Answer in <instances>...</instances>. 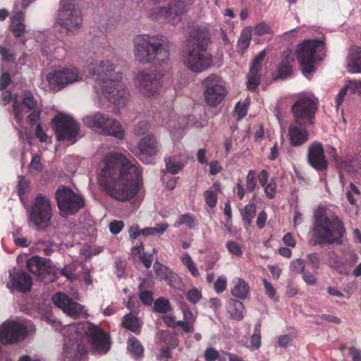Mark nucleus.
Listing matches in <instances>:
<instances>
[{
  "mask_svg": "<svg viewBox=\"0 0 361 361\" xmlns=\"http://www.w3.org/2000/svg\"><path fill=\"white\" fill-rule=\"evenodd\" d=\"M98 183L103 191L116 200H131L142 185L141 167L123 154L110 152L100 163Z\"/></svg>",
  "mask_w": 361,
  "mask_h": 361,
  "instance_id": "1",
  "label": "nucleus"
},
{
  "mask_svg": "<svg viewBox=\"0 0 361 361\" xmlns=\"http://www.w3.org/2000/svg\"><path fill=\"white\" fill-rule=\"evenodd\" d=\"M87 69L95 77L93 87L98 94H102L111 103L124 106L128 102L130 94L126 87L119 83L122 78L120 72H116L114 64L109 61H92Z\"/></svg>",
  "mask_w": 361,
  "mask_h": 361,
  "instance_id": "2",
  "label": "nucleus"
},
{
  "mask_svg": "<svg viewBox=\"0 0 361 361\" xmlns=\"http://www.w3.org/2000/svg\"><path fill=\"white\" fill-rule=\"evenodd\" d=\"M209 35L206 28L195 27L190 33L182 53L184 66L193 73H201L209 68L212 56L206 51Z\"/></svg>",
  "mask_w": 361,
  "mask_h": 361,
  "instance_id": "3",
  "label": "nucleus"
},
{
  "mask_svg": "<svg viewBox=\"0 0 361 361\" xmlns=\"http://www.w3.org/2000/svg\"><path fill=\"white\" fill-rule=\"evenodd\" d=\"M133 47L135 60L141 64L160 66L169 60V42L164 35H138Z\"/></svg>",
  "mask_w": 361,
  "mask_h": 361,
  "instance_id": "4",
  "label": "nucleus"
},
{
  "mask_svg": "<svg viewBox=\"0 0 361 361\" xmlns=\"http://www.w3.org/2000/svg\"><path fill=\"white\" fill-rule=\"evenodd\" d=\"M311 231L314 245H341L345 228L337 215L321 213L315 214Z\"/></svg>",
  "mask_w": 361,
  "mask_h": 361,
  "instance_id": "5",
  "label": "nucleus"
},
{
  "mask_svg": "<svg viewBox=\"0 0 361 361\" xmlns=\"http://www.w3.org/2000/svg\"><path fill=\"white\" fill-rule=\"evenodd\" d=\"M324 49L325 43L320 39H305L298 45L296 55L304 75L315 71V64L322 59Z\"/></svg>",
  "mask_w": 361,
  "mask_h": 361,
  "instance_id": "6",
  "label": "nucleus"
},
{
  "mask_svg": "<svg viewBox=\"0 0 361 361\" xmlns=\"http://www.w3.org/2000/svg\"><path fill=\"white\" fill-rule=\"evenodd\" d=\"M319 106V99L314 94H299L291 106L294 122L302 126H314Z\"/></svg>",
  "mask_w": 361,
  "mask_h": 361,
  "instance_id": "7",
  "label": "nucleus"
},
{
  "mask_svg": "<svg viewBox=\"0 0 361 361\" xmlns=\"http://www.w3.org/2000/svg\"><path fill=\"white\" fill-rule=\"evenodd\" d=\"M53 216V207L50 198L42 193L32 202L27 214L30 224L37 230H44L50 225Z\"/></svg>",
  "mask_w": 361,
  "mask_h": 361,
  "instance_id": "8",
  "label": "nucleus"
},
{
  "mask_svg": "<svg viewBox=\"0 0 361 361\" xmlns=\"http://www.w3.org/2000/svg\"><path fill=\"white\" fill-rule=\"evenodd\" d=\"M82 122L85 126L101 134L111 135L119 140L124 137V130L121 123L99 112L85 116Z\"/></svg>",
  "mask_w": 361,
  "mask_h": 361,
  "instance_id": "9",
  "label": "nucleus"
},
{
  "mask_svg": "<svg viewBox=\"0 0 361 361\" xmlns=\"http://www.w3.org/2000/svg\"><path fill=\"white\" fill-rule=\"evenodd\" d=\"M55 199L58 209L62 216L74 215L82 209L85 204L82 196L75 193L72 189L65 185H61L56 189Z\"/></svg>",
  "mask_w": 361,
  "mask_h": 361,
  "instance_id": "10",
  "label": "nucleus"
},
{
  "mask_svg": "<svg viewBox=\"0 0 361 361\" xmlns=\"http://www.w3.org/2000/svg\"><path fill=\"white\" fill-rule=\"evenodd\" d=\"M51 125L58 141L67 140L72 144L76 142L80 133V123L71 116L59 112L51 118Z\"/></svg>",
  "mask_w": 361,
  "mask_h": 361,
  "instance_id": "11",
  "label": "nucleus"
},
{
  "mask_svg": "<svg viewBox=\"0 0 361 361\" xmlns=\"http://www.w3.org/2000/svg\"><path fill=\"white\" fill-rule=\"evenodd\" d=\"M82 79V73L75 66H68L53 71L47 75V80L50 89L58 92L69 84Z\"/></svg>",
  "mask_w": 361,
  "mask_h": 361,
  "instance_id": "12",
  "label": "nucleus"
},
{
  "mask_svg": "<svg viewBox=\"0 0 361 361\" xmlns=\"http://www.w3.org/2000/svg\"><path fill=\"white\" fill-rule=\"evenodd\" d=\"M221 77L216 74H211L203 81L205 87L204 98L206 102L212 106H216L224 99L227 90L221 84Z\"/></svg>",
  "mask_w": 361,
  "mask_h": 361,
  "instance_id": "13",
  "label": "nucleus"
},
{
  "mask_svg": "<svg viewBox=\"0 0 361 361\" xmlns=\"http://www.w3.org/2000/svg\"><path fill=\"white\" fill-rule=\"evenodd\" d=\"M161 78L158 73L138 72L135 76V81L140 93L146 97L157 94L161 86Z\"/></svg>",
  "mask_w": 361,
  "mask_h": 361,
  "instance_id": "14",
  "label": "nucleus"
},
{
  "mask_svg": "<svg viewBox=\"0 0 361 361\" xmlns=\"http://www.w3.org/2000/svg\"><path fill=\"white\" fill-rule=\"evenodd\" d=\"M80 11L75 9L71 3L63 4L58 13L59 23L67 31L73 32L78 30L82 24Z\"/></svg>",
  "mask_w": 361,
  "mask_h": 361,
  "instance_id": "15",
  "label": "nucleus"
},
{
  "mask_svg": "<svg viewBox=\"0 0 361 361\" xmlns=\"http://www.w3.org/2000/svg\"><path fill=\"white\" fill-rule=\"evenodd\" d=\"M26 326L20 322L8 320L0 326V341L3 344L15 343L25 338Z\"/></svg>",
  "mask_w": 361,
  "mask_h": 361,
  "instance_id": "16",
  "label": "nucleus"
},
{
  "mask_svg": "<svg viewBox=\"0 0 361 361\" xmlns=\"http://www.w3.org/2000/svg\"><path fill=\"white\" fill-rule=\"evenodd\" d=\"M54 304L61 309L68 316L76 319L88 316L85 307L73 301L64 293H57L52 297Z\"/></svg>",
  "mask_w": 361,
  "mask_h": 361,
  "instance_id": "17",
  "label": "nucleus"
},
{
  "mask_svg": "<svg viewBox=\"0 0 361 361\" xmlns=\"http://www.w3.org/2000/svg\"><path fill=\"white\" fill-rule=\"evenodd\" d=\"M85 333L94 350L102 353L109 351V336L101 328L92 324H87Z\"/></svg>",
  "mask_w": 361,
  "mask_h": 361,
  "instance_id": "18",
  "label": "nucleus"
},
{
  "mask_svg": "<svg viewBox=\"0 0 361 361\" xmlns=\"http://www.w3.org/2000/svg\"><path fill=\"white\" fill-rule=\"evenodd\" d=\"M138 152L136 154L139 159L144 164H149L151 158L159 152V144L152 133H149L142 137L137 144Z\"/></svg>",
  "mask_w": 361,
  "mask_h": 361,
  "instance_id": "19",
  "label": "nucleus"
},
{
  "mask_svg": "<svg viewBox=\"0 0 361 361\" xmlns=\"http://www.w3.org/2000/svg\"><path fill=\"white\" fill-rule=\"evenodd\" d=\"M187 7L184 1L174 0L167 7H159L157 15L159 18H164L166 20L175 23L180 20V17L187 11Z\"/></svg>",
  "mask_w": 361,
  "mask_h": 361,
  "instance_id": "20",
  "label": "nucleus"
},
{
  "mask_svg": "<svg viewBox=\"0 0 361 361\" xmlns=\"http://www.w3.org/2000/svg\"><path fill=\"white\" fill-rule=\"evenodd\" d=\"M307 158L308 164L317 171H322L328 167L323 146L318 141L313 142L309 146Z\"/></svg>",
  "mask_w": 361,
  "mask_h": 361,
  "instance_id": "21",
  "label": "nucleus"
},
{
  "mask_svg": "<svg viewBox=\"0 0 361 361\" xmlns=\"http://www.w3.org/2000/svg\"><path fill=\"white\" fill-rule=\"evenodd\" d=\"M10 288L20 293L29 292L32 286V279L25 271L14 268L9 271Z\"/></svg>",
  "mask_w": 361,
  "mask_h": 361,
  "instance_id": "22",
  "label": "nucleus"
},
{
  "mask_svg": "<svg viewBox=\"0 0 361 361\" xmlns=\"http://www.w3.org/2000/svg\"><path fill=\"white\" fill-rule=\"evenodd\" d=\"M25 267L39 280L42 281L53 274L52 268L47 264L45 259L38 256L27 259Z\"/></svg>",
  "mask_w": 361,
  "mask_h": 361,
  "instance_id": "23",
  "label": "nucleus"
},
{
  "mask_svg": "<svg viewBox=\"0 0 361 361\" xmlns=\"http://www.w3.org/2000/svg\"><path fill=\"white\" fill-rule=\"evenodd\" d=\"M309 126L298 125L295 122L289 125L288 135L290 146L299 147L304 145L308 141L310 133L307 128Z\"/></svg>",
  "mask_w": 361,
  "mask_h": 361,
  "instance_id": "24",
  "label": "nucleus"
},
{
  "mask_svg": "<svg viewBox=\"0 0 361 361\" xmlns=\"http://www.w3.org/2000/svg\"><path fill=\"white\" fill-rule=\"evenodd\" d=\"M265 51H261L253 60L247 75V87L249 90L255 91L260 84L262 63L265 57Z\"/></svg>",
  "mask_w": 361,
  "mask_h": 361,
  "instance_id": "25",
  "label": "nucleus"
},
{
  "mask_svg": "<svg viewBox=\"0 0 361 361\" xmlns=\"http://www.w3.org/2000/svg\"><path fill=\"white\" fill-rule=\"evenodd\" d=\"M25 108L27 109L26 112L37 109V100L30 92L25 94L22 104H20L16 99L13 100V111L14 117L18 123H20L24 118Z\"/></svg>",
  "mask_w": 361,
  "mask_h": 361,
  "instance_id": "26",
  "label": "nucleus"
},
{
  "mask_svg": "<svg viewBox=\"0 0 361 361\" xmlns=\"http://www.w3.org/2000/svg\"><path fill=\"white\" fill-rule=\"evenodd\" d=\"M153 268L157 276L161 281H164L167 285L173 288H176L178 286V276L168 267L161 264L159 262H155Z\"/></svg>",
  "mask_w": 361,
  "mask_h": 361,
  "instance_id": "27",
  "label": "nucleus"
},
{
  "mask_svg": "<svg viewBox=\"0 0 361 361\" xmlns=\"http://www.w3.org/2000/svg\"><path fill=\"white\" fill-rule=\"evenodd\" d=\"M347 66L351 73H361V47L350 48L347 57Z\"/></svg>",
  "mask_w": 361,
  "mask_h": 361,
  "instance_id": "28",
  "label": "nucleus"
},
{
  "mask_svg": "<svg viewBox=\"0 0 361 361\" xmlns=\"http://www.w3.org/2000/svg\"><path fill=\"white\" fill-rule=\"evenodd\" d=\"M233 288L231 293L233 296L240 300L245 299L250 293V286L248 283L240 278H235L233 280Z\"/></svg>",
  "mask_w": 361,
  "mask_h": 361,
  "instance_id": "29",
  "label": "nucleus"
},
{
  "mask_svg": "<svg viewBox=\"0 0 361 361\" xmlns=\"http://www.w3.org/2000/svg\"><path fill=\"white\" fill-rule=\"evenodd\" d=\"M25 14L23 11L16 12L11 19V31L16 37H20L25 32L24 24Z\"/></svg>",
  "mask_w": 361,
  "mask_h": 361,
  "instance_id": "30",
  "label": "nucleus"
},
{
  "mask_svg": "<svg viewBox=\"0 0 361 361\" xmlns=\"http://www.w3.org/2000/svg\"><path fill=\"white\" fill-rule=\"evenodd\" d=\"M227 310L231 317L237 320H241L244 317L243 303L237 299H231L227 304Z\"/></svg>",
  "mask_w": 361,
  "mask_h": 361,
  "instance_id": "31",
  "label": "nucleus"
},
{
  "mask_svg": "<svg viewBox=\"0 0 361 361\" xmlns=\"http://www.w3.org/2000/svg\"><path fill=\"white\" fill-rule=\"evenodd\" d=\"M293 61L288 55L283 57L278 67L277 78L283 79L291 75Z\"/></svg>",
  "mask_w": 361,
  "mask_h": 361,
  "instance_id": "32",
  "label": "nucleus"
},
{
  "mask_svg": "<svg viewBox=\"0 0 361 361\" xmlns=\"http://www.w3.org/2000/svg\"><path fill=\"white\" fill-rule=\"evenodd\" d=\"M164 162L167 171L173 175L178 173L185 166V163L176 157H166Z\"/></svg>",
  "mask_w": 361,
  "mask_h": 361,
  "instance_id": "33",
  "label": "nucleus"
},
{
  "mask_svg": "<svg viewBox=\"0 0 361 361\" xmlns=\"http://www.w3.org/2000/svg\"><path fill=\"white\" fill-rule=\"evenodd\" d=\"M128 350L135 359L140 358L143 356L144 348L141 343L134 336H131L128 338Z\"/></svg>",
  "mask_w": 361,
  "mask_h": 361,
  "instance_id": "34",
  "label": "nucleus"
},
{
  "mask_svg": "<svg viewBox=\"0 0 361 361\" xmlns=\"http://www.w3.org/2000/svg\"><path fill=\"white\" fill-rule=\"evenodd\" d=\"M122 326L125 329L137 334L140 332L138 319L131 313L127 314L123 317Z\"/></svg>",
  "mask_w": 361,
  "mask_h": 361,
  "instance_id": "35",
  "label": "nucleus"
},
{
  "mask_svg": "<svg viewBox=\"0 0 361 361\" xmlns=\"http://www.w3.org/2000/svg\"><path fill=\"white\" fill-rule=\"evenodd\" d=\"M242 219L246 223L247 226H250L252 224V221L256 215V205L255 203H249L245 205L241 211Z\"/></svg>",
  "mask_w": 361,
  "mask_h": 361,
  "instance_id": "36",
  "label": "nucleus"
},
{
  "mask_svg": "<svg viewBox=\"0 0 361 361\" xmlns=\"http://www.w3.org/2000/svg\"><path fill=\"white\" fill-rule=\"evenodd\" d=\"M183 225H185L189 229H195L196 221L194 216L188 213L180 215L174 223L173 226L178 228Z\"/></svg>",
  "mask_w": 361,
  "mask_h": 361,
  "instance_id": "37",
  "label": "nucleus"
},
{
  "mask_svg": "<svg viewBox=\"0 0 361 361\" xmlns=\"http://www.w3.org/2000/svg\"><path fill=\"white\" fill-rule=\"evenodd\" d=\"M154 309L155 312L162 314H166L172 310L169 300L164 298H159L154 301Z\"/></svg>",
  "mask_w": 361,
  "mask_h": 361,
  "instance_id": "38",
  "label": "nucleus"
},
{
  "mask_svg": "<svg viewBox=\"0 0 361 361\" xmlns=\"http://www.w3.org/2000/svg\"><path fill=\"white\" fill-rule=\"evenodd\" d=\"M182 263L187 267L188 271L194 277L200 275L199 271L188 253H185L180 258Z\"/></svg>",
  "mask_w": 361,
  "mask_h": 361,
  "instance_id": "39",
  "label": "nucleus"
},
{
  "mask_svg": "<svg viewBox=\"0 0 361 361\" xmlns=\"http://www.w3.org/2000/svg\"><path fill=\"white\" fill-rule=\"evenodd\" d=\"M251 38L252 28L247 27L246 29L243 30L238 42V46L240 49H246L250 46Z\"/></svg>",
  "mask_w": 361,
  "mask_h": 361,
  "instance_id": "40",
  "label": "nucleus"
},
{
  "mask_svg": "<svg viewBox=\"0 0 361 361\" xmlns=\"http://www.w3.org/2000/svg\"><path fill=\"white\" fill-rule=\"evenodd\" d=\"M251 347L252 349L257 350L261 346V324L259 322L255 324L254 334L250 339Z\"/></svg>",
  "mask_w": 361,
  "mask_h": 361,
  "instance_id": "41",
  "label": "nucleus"
},
{
  "mask_svg": "<svg viewBox=\"0 0 361 361\" xmlns=\"http://www.w3.org/2000/svg\"><path fill=\"white\" fill-rule=\"evenodd\" d=\"M143 283L142 281L138 286L140 290L139 298L140 301L147 306H150L153 302L152 293L149 290H143Z\"/></svg>",
  "mask_w": 361,
  "mask_h": 361,
  "instance_id": "42",
  "label": "nucleus"
},
{
  "mask_svg": "<svg viewBox=\"0 0 361 361\" xmlns=\"http://www.w3.org/2000/svg\"><path fill=\"white\" fill-rule=\"evenodd\" d=\"M204 357L206 361H216V360L224 361L220 356L219 352L212 347L207 348L204 350Z\"/></svg>",
  "mask_w": 361,
  "mask_h": 361,
  "instance_id": "43",
  "label": "nucleus"
},
{
  "mask_svg": "<svg viewBox=\"0 0 361 361\" xmlns=\"http://www.w3.org/2000/svg\"><path fill=\"white\" fill-rule=\"evenodd\" d=\"M226 248L231 255L236 257H241L243 255V250L240 245L233 240H228L226 243Z\"/></svg>",
  "mask_w": 361,
  "mask_h": 361,
  "instance_id": "44",
  "label": "nucleus"
},
{
  "mask_svg": "<svg viewBox=\"0 0 361 361\" xmlns=\"http://www.w3.org/2000/svg\"><path fill=\"white\" fill-rule=\"evenodd\" d=\"M257 186L256 173L253 170H250L246 177V190L252 192Z\"/></svg>",
  "mask_w": 361,
  "mask_h": 361,
  "instance_id": "45",
  "label": "nucleus"
},
{
  "mask_svg": "<svg viewBox=\"0 0 361 361\" xmlns=\"http://www.w3.org/2000/svg\"><path fill=\"white\" fill-rule=\"evenodd\" d=\"M204 196L205 202L209 207L214 208L216 207L217 203V195L214 191L209 190H206L204 192Z\"/></svg>",
  "mask_w": 361,
  "mask_h": 361,
  "instance_id": "46",
  "label": "nucleus"
},
{
  "mask_svg": "<svg viewBox=\"0 0 361 361\" xmlns=\"http://www.w3.org/2000/svg\"><path fill=\"white\" fill-rule=\"evenodd\" d=\"M150 124L147 121L139 122L134 128V133L137 135H145L149 129Z\"/></svg>",
  "mask_w": 361,
  "mask_h": 361,
  "instance_id": "47",
  "label": "nucleus"
},
{
  "mask_svg": "<svg viewBox=\"0 0 361 361\" xmlns=\"http://www.w3.org/2000/svg\"><path fill=\"white\" fill-rule=\"evenodd\" d=\"M305 264L304 260L302 259H296L292 261L290 264V269L292 271L295 272L297 274H302L305 270Z\"/></svg>",
  "mask_w": 361,
  "mask_h": 361,
  "instance_id": "48",
  "label": "nucleus"
},
{
  "mask_svg": "<svg viewBox=\"0 0 361 361\" xmlns=\"http://www.w3.org/2000/svg\"><path fill=\"white\" fill-rule=\"evenodd\" d=\"M264 188V192L269 199H273L275 197L276 191V183L272 179L269 183L266 184Z\"/></svg>",
  "mask_w": 361,
  "mask_h": 361,
  "instance_id": "49",
  "label": "nucleus"
},
{
  "mask_svg": "<svg viewBox=\"0 0 361 361\" xmlns=\"http://www.w3.org/2000/svg\"><path fill=\"white\" fill-rule=\"evenodd\" d=\"M226 279L221 276L219 277L214 284V290L217 293H223L226 289Z\"/></svg>",
  "mask_w": 361,
  "mask_h": 361,
  "instance_id": "50",
  "label": "nucleus"
},
{
  "mask_svg": "<svg viewBox=\"0 0 361 361\" xmlns=\"http://www.w3.org/2000/svg\"><path fill=\"white\" fill-rule=\"evenodd\" d=\"M186 298L193 304L197 303L201 298V293L196 288L191 289L186 293Z\"/></svg>",
  "mask_w": 361,
  "mask_h": 361,
  "instance_id": "51",
  "label": "nucleus"
},
{
  "mask_svg": "<svg viewBox=\"0 0 361 361\" xmlns=\"http://www.w3.org/2000/svg\"><path fill=\"white\" fill-rule=\"evenodd\" d=\"M270 26L264 22L258 23L255 27V32L257 35H263L267 33H271Z\"/></svg>",
  "mask_w": 361,
  "mask_h": 361,
  "instance_id": "52",
  "label": "nucleus"
},
{
  "mask_svg": "<svg viewBox=\"0 0 361 361\" xmlns=\"http://www.w3.org/2000/svg\"><path fill=\"white\" fill-rule=\"evenodd\" d=\"M345 85L350 93L361 94V80H349Z\"/></svg>",
  "mask_w": 361,
  "mask_h": 361,
  "instance_id": "53",
  "label": "nucleus"
},
{
  "mask_svg": "<svg viewBox=\"0 0 361 361\" xmlns=\"http://www.w3.org/2000/svg\"><path fill=\"white\" fill-rule=\"evenodd\" d=\"M307 259L312 266L314 273H317L320 264V257L319 255L316 252L311 253L307 255Z\"/></svg>",
  "mask_w": 361,
  "mask_h": 361,
  "instance_id": "54",
  "label": "nucleus"
},
{
  "mask_svg": "<svg viewBox=\"0 0 361 361\" xmlns=\"http://www.w3.org/2000/svg\"><path fill=\"white\" fill-rule=\"evenodd\" d=\"M30 114L27 116V121L30 125L33 126L35 124L40 118L41 110L39 109H35L30 111Z\"/></svg>",
  "mask_w": 361,
  "mask_h": 361,
  "instance_id": "55",
  "label": "nucleus"
},
{
  "mask_svg": "<svg viewBox=\"0 0 361 361\" xmlns=\"http://www.w3.org/2000/svg\"><path fill=\"white\" fill-rule=\"evenodd\" d=\"M124 227V223L122 221L114 220L109 224V230L113 234L119 233Z\"/></svg>",
  "mask_w": 361,
  "mask_h": 361,
  "instance_id": "56",
  "label": "nucleus"
},
{
  "mask_svg": "<svg viewBox=\"0 0 361 361\" xmlns=\"http://www.w3.org/2000/svg\"><path fill=\"white\" fill-rule=\"evenodd\" d=\"M348 89L346 85L341 89L336 97V109L338 110L343 102L344 98L348 92Z\"/></svg>",
  "mask_w": 361,
  "mask_h": 361,
  "instance_id": "57",
  "label": "nucleus"
},
{
  "mask_svg": "<svg viewBox=\"0 0 361 361\" xmlns=\"http://www.w3.org/2000/svg\"><path fill=\"white\" fill-rule=\"evenodd\" d=\"M11 75L8 72L3 73L0 76V90H5L11 83Z\"/></svg>",
  "mask_w": 361,
  "mask_h": 361,
  "instance_id": "58",
  "label": "nucleus"
},
{
  "mask_svg": "<svg viewBox=\"0 0 361 361\" xmlns=\"http://www.w3.org/2000/svg\"><path fill=\"white\" fill-rule=\"evenodd\" d=\"M29 166L31 169L40 171L42 169L40 157L37 154L34 155Z\"/></svg>",
  "mask_w": 361,
  "mask_h": 361,
  "instance_id": "59",
  "label": "nucleus"
},
{
  "mask_svg": "<svg viewBox=\"0 0 361 361\" xmlns=\"http://www.w3.org/2000/svg\"><path fill=\"white\" fill-rule=\"evenodd\" d=\"M302 279L309 286H314L317 283V279L314 274L307 271L302 273Z\"/></svg>",
  "mask_w": 361,
  "mask_h": 361,
  "instance_id": "60",
  "label": "nucleus"
},
{
  "mask_svg": "<svg viewBox=\"0 0 361 361\" xmlns=\"http://www.w3.org/2000/svg\"><path fill=\"white\" fill-rule=\"evenodd\" d=\"M35 134L36 137L41 142H46L47 141L48 136L47 133L42 130L41 123L37 124Z\"/></svg>",
  "mask_w": 361,
  "mask_h": 361,
  "instance_id": "61",
  "label": "nucleus"
},
{
  "mask_svg": "<svg viewBox=\"0 0 361 361\" xmlns=\"http://www.w3.org/2000/svg\"><path fill=\"white\" fill-rule=\"evenodd\" d=\"M263 284L267 295L269 298H274L276 295V290L272 284L270 282H269L267 279H263Z\"/></svg>",
  "mask_w": 361,
  "mask_h": 361,
  "instance_id": "62",
  "label": "nucleus"
},
{
  "mask_svg": "<svg viewBox=\"0 0 361 361\" xmlns=\"http://www.w3.org/2000/svg\"><path fill=\"white\" fill-rule=\"evenodd\" d=\"M126 306L131 311H134L135 309H137L140 306L137 298L134 295L129 296Z\"/></svg>",
  "mask_w": 361,
  "mask_h": 361,
  "instance_id": "63",
  "label": "nucleus"
},
{
  "mask_svg": "<svg viewBox=\"0 0 361 361\" xmlns=\"http://www.w3.org/2000/svg\"><path fill=\"white\" fill-rule=\"evenodd\" d=\"M223 168L218 161H212L209 163V173L211 175H216L222 171Z\"/></svg>",
  "mask_w": 361,
  "mask_h": 361,
  "instance_id": "64",
  "label": "nucleus"
}]
</instances>
